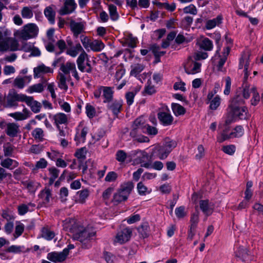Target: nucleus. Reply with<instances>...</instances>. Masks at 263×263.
Instances as JSON below:
<instances>
[{
	"instance_id": "1",
	"label": "nucleus",
	"mask_w": 263,
	"mask_h": 263,
	"mask_svg": "<svg viewBox=\"0 0 263 263\" xmlns=\"http://www.w3.org/2000/svg\"><path fill=\"white\" fill-rule=\"evenodd\" d=\"M39 31V28L37 25L30 23L15 30L13 35L16 37L27 41L36 37L38 35Z\"/></svg>"
},
{
	"instance_id": "2",
	"label": "nucleus",
	"mask_w": 263,
	"mask_h": 263,
	"mask_svg": "<svg viewBox=\"0 0 263 263\" xmlns=\"http://www.w3.org/2000/svg\"><path fill=\"white\" fill-rule=\"evenodd\" d=\"M134 185L133 182L128 181L120 185L119 188L114 194L112 202L117 204L126 201L131 193Z\"/></svg>"
},
{
	"instance_id": "3",
	"label": "nucleus",
	"mask_w": 263,
	"mask_h": 263,
	"mask_svg": "<svg viewBox=\"0 0 263 263\" xmlns=\"http://www.w3.org/2000/svg\"><path fill=\"white\" fill-rule=\"evenodd\" d=\"M3 33V38L0 41V51H17L19 49L18 41L13 37H8L10 35V31L6 30Z\"/></svg>"
},
{
	"instance_id": "4",
	"label": "nucleus",
	"mask_w": 263,
	"mask_h": 263,
	"mask_svg": "<svg viewBox=\"0 0 263 263\" xmlns=\"http://www.w3.org/2000/svg\"><path fill=\"white\" fill-rule=\"evenodd\" d=\"M96 233L88 229H83L73 234V237L74 239L80 241L83 247L89 248L90 247V240L95 236Z\"/></svg>"
},
{
	"instance_id": "5",
	"label": "nucleus",
	"mask_w": 263,
	"mask_h": 263,
	"mask_svg": "<svg viewBox=\"0 0 263 263\" xmlns=\"http://www.w3.org/2000/svg\"><path fill=\"white\" fill-rule=\"evenodd\" d=\"M157 117L160 123L164 126L172 125L174 121L169 108L164 104H162L159 108Z\"/></svg>"
},
{
	"instance_id": "6",
	"label": "nucleus",
	"mask_w": 263,
	"mask_h": 263,
	"mask_svg": "<svg viewBox=\"0 0 263 263\" xmlns=\"http://www.w3.org/2000/svg\"><path fill=\"white\" fill-rule=\"evenodd\" d=\"M89 128L84 121H81L76 127V134L74 140L77 144L84 143Z\"/></svg>"
},
{
	"instance_id": "7",
	"label": "nucleus",
	"mask_w": 263,
	"mask_h": 263,
	"mask_svg": "<svg viewBox=\"0 0 263 263\" xmlns=\"http://www.w3.org/2000/svg\"><path fill=\"white\" fill-rule=\"evenodd\" d=\"M201 64L193 58L189 57L184 64V69L185 72L188 74H195L201 71Z\"/></svg>"
},
{
	"instance_id": "8",
	"label": "nucleus",
	"mask_w": 263,
	"mask_h": 263,
	"mask_svg": "<svg viewBox=\"0 0 263 263\" xmlns=\"http://www.w3.org/2000/svg\"><path fill=\"white\" fill-rule=\"evenodd\" d=\"M60 70L62 74L70 75V73L77 80H80V77L77 71L76 64L74 62H67L65 64H62L60 66Z\"/></svg>"
},
{
	"instance_id": "9",
	"label": "nucleus",
	"mask_w": 263,
	"mask_h": 263,
	"mask_svg": "<svg viewBox=\"0 0 263 263\" xmlns=\"http://www.w3.org/2000/svg\"><path fill=\"white\" fill-rule=\"evenodd\" d=\"M132 230L129 228H125L117 233L115 239L114 240V243H118L119 244H123L128 241L132 236Z\"/></svg>"
},
{
	"instance_id": "10",
	"label": "nucleus",
	"mask_w": 263,
	"mask_h": 263,
	"mask_svg": "<svg viewBox=\"0 0 263 263\" xmlns=\"http://www.w3.org/2000/svg\"><path fill=\"white\" fill-rule=\"evenodd\" d=\"M67 257V251L66 250L61 252H51L47 255V259L54 263L63 262Z\"/></svg>"
},
{
	"instance_id": "11",
	"label": "nucleus",
	"mask_w": 263,
	"mask_h": 263,
	"mask_svg": "<svg viewBox=\"0 0 263 263\" xmlns=\"http://www.w3.org/2000/svg\"><path fill=\"white\" fill-rule=\"evenodd\" d=\"M25 95L14 93L8 96L7 102V106L8 107L16 108L18 106V102H25Z\"/></svg>"
},
{
	"instance_id": "12",
	"label": "nucleus",
	"mask_w": 263,
	"mask_h": 263,
	"mask_svg": "<svg viewBox=\"0 0 263 263\" xmlns=\"http://www.w3.org/2000/svg\"><path fill=\"white\" fill-rule=\"evenodd\" d=\"M199 204L201 211L206 216L211 215L215 209L214 203L209 200H201Z\"/></svg>"
},
{
	"instance_id": "13",
	"label": "nucleus",
	"mask_w": 263,
	"mask_h": 263,
	"mask_svg": "<svg viewBox=\"0 0 263 263\" xmlns=\"http://www.w3.org/2000/svg\"><path fill=\"white\" fill-rule=\"evenodd\" d=\"M39 198L41 205L47 206L52 199L50 190L45 188L41 191L39 194Z\"/></svg>"
},
{
	"instance_id": "14",
	"label": "nucleus",
	"mask_w": 263,
	"mask_h": 263,
	"mask_svg": "<svg viewBox=\"0 0 263 263\" xmlns=\"http://www.w3.org/2000/svg\"><path fill=\"white\" fill-rule=\"evenodd\" d=\"M77 6L74 0H66L63 7L60 10V14L64 15L71 13L75 10Z\"/></svg>"
},
{
	"instance_id": "15",
	"label": "nucleus",
	"mask_w": 263,
	"mask_h": 263,
	"mask_svg": "<svg viewBox=\"0 0 263 263\" xmlns=\"http://www.w3.org/2000/svg\"><path fill=\"white\" fill-rule=\"evenodd\" d=\"M234 116L238 117L240 120H247L250 117L248 109L245 106L231 108Z\"/></svg>"
},
{
	"instance_id": "16",
	"label": "nucleus",
	"mask_w": 263,
	"mask_h": 263,
	"mask_svg": "<svg viewBox=\"0 0 263 263\" xmlns=\"http://www.w3.org/2000/svg\"><path fill=\"white\" fill-rule=\"evenodd\" d=\"M71 79L70 75H66L60 73L58 76V86L65 91L68 89L67 83L70 82L71 85H73V82L71 81Z\"/></svg>"
},
{
	"instance_id": "17",
	"label": "nucleus",
	"mask_w": 263,
	"mask_h": 263,
	"mask_svg": "<svg viewBox=\"0 0 263 263\" xmlns=\"http://www.w3.org/2000/svg\"><path fill=\"white\" fill-rule=\"evenodd\" d=\"M249 57L248 55H243L239 60V69L244 68V79L247 81L249 76L250 75V70H249Z\"/></svg>"
},
{
	"instance_id": "18",
	"label": "nucleus",
	"mask_w": 263,
	"mask_h": 263,
	"mask_svg": "<svg viewBox=\"0 0 263 263\" xmlns=\"http://www.w3.org/2000/svg\"><path fill=\"white\" fill-rule=\"evenodd\" d=\"M123 101L122 100H116L112 102L108 103L107 108L114 115L117 117L122 108Z\"/></svg>"
},
{
	"instance_id": "19",
	"label": "nucleus",
	"mask_w": 263,
	"mask_h": 263,
	"mask_svg": "<svg viewBox=\"0 0 263 263\" xmlns=\"http://www.w3.org/2000/svg\"><path fill=\"white\" fill-rule=\"evenodd\" d=\"M7 135L11 138H14L20 133V126L17 123L14 122L8 123L7 128L5 129Z\"/></svg>"
},
{
	"instance_id": "20",
	"label": "nucleus",
	"mask_w": 263,
	"mask_h": 263,
	"mask_svg": "<svg viewBox=\"0 0 263 263\" xmlns=\"http://www.w3.org/2000/svg\"><path fill=\"white\" fill-rule=\"evenodd\" d=\"M70 28L73 34V36L77 37L81 34L84 29V25L83 22H77L75 21L70 22Z\"/></svg>"
},
{
	"instance_id": "21",
	"label": "nucleus",
	"mask_w": 263,
	"mask_h": 263,
	"mask_svg": "<svg viewBox=\"0 0 263 263\" xmlns=\"http://www.w3.org/2000/svg\"><path fill=\"white\" fill-rule=\"evenodd\" d=\"M169 154V151L163 146H158L153 148L152 155L153 156H157L160 159L164 160L167 158Z\"/></svg>"
},
{
	"instance_id": "22",
	"label": "nucleus",
	"mask_w": 263,
	"mask_h": 263,
	"mask_svg": "<svg viewBox=\"0 0 263 263\" xmlns=\"http://www.w3.org/2000/svg\"><path fill=\"white\" fill-rule=\"evenodd\" d=\"M25 102L30 106L31 110L34 113H37L40 111L42 107L41 104L37 101L34 100L32 97L26 96Z\"/></svg>"
},
{
	"instance_id": "23",
	"label": "nucleus",
	"mask_w": 263,
	"mask_h": 263,
	"mask_svg": "<svg viewBox=\"0 0 263 263\" xmlns=\"http://www.w3.org/2000/svg\"><path fill=\"white\" fill-rule=\"evenodd\" d=\"M102 91V96L103 98L104 103H109L111 102L113 99L114 93V87L108 86H101Z\"/></svg>"
},
{
	"instance_id": "24",
	"label": "nucleus",
	"mask_w": 263,
	"mask_h": 263,
	"mask_svg": "<svg viewBox=\"0 0 263 263\" xmlns=\"http://www.w3.org/2000/svg\"><path fill=\"white\" fill-rule=\"evenodd\" d=\"M52 120L57 128H59L60 125L66 124L68 122L67 116L63 112H59L53 115Z\"/></svg>"
},
{
	"instance_id": "25",
	"label": "nucleus",
	"mask_w": 263,
	"mask_h": 263,
	"mask_svg": "<svg viewBox=\"0 0 263 263\" xmlns=\"http://www.w3.org/2000/svg\"><path fill=\"white\" fill-rule=\"evenodd\" d=\"M33 72L34 78H39L43 74L52 73L53 70L49 67L42 64L34 68Z\"/></svg>"
},
{
	"instance_id": "26",
	"label": "nucleus",
	"mask_w": 263,
	"mask_h": 263,
	"mask_svg": "<svg viewBox=\"0 0 263 263\" xmlns=\"http://www.w3.org/2000/svg\"><path fill=\"white\" fill-rule=\"evenodd\" d=\"M32 79L31 76H27L23 78L17 77L14 81V86L19 89L24 87L26 83H29Z\"/></svg>"
},
{
	"instance_id": "27",
	"label": "nucleus",
	"mask_w": 263,
	"mask_h": 263,
	"mask_svg": "<svg viewBox=\"0 0 263 263\" xmlns=\"http://www.w3.org/2000/svg\"><path fill=\"white\" fill-rule=\"evenodd\" d=\"M53 6H49L45 8L44 13L45 17L51 24H54L55 23V11L53 8Z\"/></svg>"
},
{
	"instance_id": "28",
	"label": "nucleus",
	"mask_w": 263,
	"mask_h": 263,
	"mask_svg": "<svg viewBox=\"0 0 263 263\" xmlns=\"http://www.w3.org/2000/svg\"><path fill=\"white\" fill-rule=\"evenodd\" d=\"M89 195V190L87 189L80 190L77 192L76 197V202L78 203L83 204L85 202Z\"/></svg>"
},
{
	"instance_id": "29",
	"label": "nucleus",
	"mask_w": 263,
	"mask_h": 263,
	"mask_svg": "<svg viewBox=\"0 0 263 263\" xmlns=\"http://www.w3.org/2000/svg\"><path fill=\"white\" fill-rule=\"evenodd\" d=\"M1 165L4 168L11 170L17 167L19 163L17 161L8 158L2 160Z\"/></svg>"
},
{
	"instance_id": "30",
	"label": "nucleus",
	"mask_w": 263,
	"mask_h": 263,
	"mask_svg": "<svg viewBox=\"0 0 263 263\" xmlns=\"http://www.w3.org/2000/svg\"><path fill=\"white\" fill-rule=\"evenodd\" d=\"M223 17L221 15H218L216 18L212 20H209L205 24V28L208 30H211L218 26L222 22Z\"/></svg>"
},
{
	"instance_id": "31",
	"label": "nucleus",
	"mask_w": 263,
	"mask_h": 263,
	"mask_svg": "<svg viewBox=\"0 0 263 263\" xmlns=\"http://www.w3.org/2000/svg\"><path fill=\"white\" fill-rule=\"evenodd\" d=\"M35 206L34 203L29 202L27 204H22L18 206V213L20 215H24L29 211L33 210Z\"/></svg>"
},
{
	"instance_id": "32",
	"label": "nucleus",
	"mask_w": 263,
	"mask_h": 263,
	"mask_svg": "<svg viewBox=\"0 0 263 263\" xmlns=\"http://www.w3.org/2000/svg\"><path fill=\"white\" fill-rule=\"evenodd\" d=\"M88 59L89 57L88 54L85 51V50H83V51L79 54L76 61L78 68L79 70L82 69L84 70V65Z\"/></svg>"
},
{
	"instance_id": "33",
	"label": "nucleus",
	"mask_w": 263,
	"mask_h": 263,
	"mask_svg": "<svg viewBox=\"0 0 263 263\" xmlns=\"http://www.w3.org/2000/svg\"><path fill=\"white\" fill-rule=\"evenodd\" d=\"M157 92V90L154 85L152 84L151 80H148L145 84L142 94L144 96L147 95L151 96L155 94Z\"/></svg>"
},
{
	"instance_id": "34",
	"label": "nucleus",
	"mask_w": 263,
	"mask_h": 263,
	"mask_svg": "<svg viewBox=\"0 0 263 263\" xmlns=\"http://www.w3.org/2000/svg\"><path fill=\"white\" fill-rule=\"evenodd\" d=\"M22 17L24 19L30 20L33 16V8L30 6L23 7L21 11Z\"/></svg>"
},
{
	"instance_id": "35",
	"label": "nucleus",
	"mask_w": 263,
	"mask_h": 263,
	"mask_svg": "<svg viewBox=\"0 0 263 263\" xmlns=\"http://www.w3.org/2000/svg\"><path fill=\"white\" fill-rule=\"evenodd\" d=\"M104 47L105 45L102 41L95 40L91 41L89 49L95 52H99L102 50Z\"/></svg>"
},
{
	"instance_id": "36",
	"label": "nucleus",
	"mask_w": 263,
	"mask_h": 263,
	"mask_svg": "<svg viewBox=\"0 0 263 263\" xmlns=\"http://www.w3.org/2000/svg\"><path fill=\"white\" fill-rule=\"evenodd\" d=\"M199 44L200 48L205 51H211L213 48L212 41L207 37L202 39Z\"/></svg>"
},
{
	"instance_id": "37",
	"label": "nucleus",
	"mask_w": 263,
	"mask_h": 263,
	"mask_svg": "<svg viewBox=\"0 0 263 263\" xmlns=\"http://www.w3.org/2000/svg\"><path fill=\"white\" fill-rule=\"evenodd\" d=\"M171 108L174 114L177 117L184 115L186 111L185 109L178 103H172Z\"/></svg>"
},
{
	"instance_id": "38",
	"label": "nucleus",
	"mask_w": 263,
	"mask_h": 263,
	"mask_svg": "<svg viewBox=\"0 0 263 263\" xmlns=\"http://www.w3.org/2000/svg\"><path fill=\"white\" fill-rule=\"evenodd\" d=\"M9 116L14 119L18 121L24 120L29 117L28 112L26 109L23 110V112H15L9 114Z\"/></svg>"
},
{
	"instance_id": "39",
	"label": "nucleus",
	"mask_w": 263,
	"mask_h": 263,
	"mask_svg": "<svg viewBox=\"0 0 263 263\" xmlns=\"http://www.w3.org/2000/svg\"><path fill=\"white\" fill-rule=\"evenodd\" d=\"M108 11L110 19L112 21H117L119 18V14L117 12V8L116 6L113 4L108 5Z\"/></svg>"
},
{
	"instance_id": "40",
	"label": "nucleus",
	"mask_w": 263,
	"mask_h": 263,
	"mask_svg": "<svg viewBox=\"0 0 263 263\" xmlns=\"http://www.w3.org/2000/svg\"><path fill=\"white\" fill-rule=\"evenodd\" d=\"M25 229V226L21 222H17L15 227V231L13 234V240H14L18 237H19L23 233Z\"/></svg>"
},
{
	"instance_id": "41",
	"label": "nucleus",
	"mask_w": 263,
	"mask_h": 263,
	"mask_svg": "<svg viewBox=\"0 0 263 263\" xmlns=\"http://www.w3.org/2000/svg\"><path fill=\"white\" fill-rule=\"evenodd\" d=\"M137 154L138 155V156L139 157H141V159H140L139 162L140 163H142L141 164L142 166H143L146 168L152 167V165L150 163H149V162L143 163L144 162V159H147L148 157V155L146 152L140 151L138 152H137Z\"/></svg>"
},
{
	"instance_id": "42",
	"label": "nucleus",
	"mask_w": 263,
	"mask_h": 263,
	"mask_svg": "<svg viewBox=\"0 0 263 263\" xmlns=\"http://www.w3.org/2000/svg\"><path fill=\"white\" fill-rule=\"evenodd\" d=\"M244 98L241 95H236L235 96L232 100V102L230 105L231 108H234V106L236 107H240L239 106L242 105L244 103Z\"/></svg>"
},
{
	"instance_id": "43",
	"label": "nucleus",
	"mask_w": 263,
	"mask_h": 263,
	"mask_svg": "<svg viewBox=\"0 0 263 263\" xmlns=\"http://www.w3.org/2000/svg\"><path fill=\"white\" fill-rule=\"evenodd\" d=\"M217 138L218 142L221 143L225 140L233 138L231 136V132H229L228 128H226L217 136Z\"/></svg>"
},
{
	"instance_id": "44",
	"label": "nucleus",
	"mask_w": 263,
	"mask_h": 263,
	"mask_svg": "<svg viewBox=\"0 0 263 263\" xmlns=\"http://www.w3.org/2000/svg\"><path fill=\"white\" fill-rule=\"evenodd\" d=\"M43 90V85L41 83H38L29 86L26 90V92L29 93H33L34 92L40 93Z\"/></svg>"
},
{
	"instance_id": "45",
	"label": "nucleus",
	"mask_w": 263,
	"mask_h": 263,
	"mask_svg": "<svg viewBox=\"0 0 263 263\" xmlns=\"http://www.w3.org/2000/svg\"><path fill=\"white\" fill-rule=\"evenodd\" d=\"M25 247L23 246L12 245L6 249V252L14 254H20L24 251Z\"/></svg>"
},
{
	"instance_id": "46",
	"label": "nucleus",
	"mask_w": 263,
	"mask_h": 263,
	"mask_svg": "<svg viewBox=\"0 0 263 263\" xmlns=\"http://www.w3.org/2000/svg\"><path fill=\"white\" fill-rule=\"evenodd\" d=\"M41 236L44 239L47 240H51L54 236V233L48 229L47 228H43L41 231Z\"/></svg>"
},
{
	"instance_id": "47",
	"label": "nucleus",
	"mask_w": 263,
	"mask_h": 263,
	"mask_svg": "<svg viewBox=\"0 0 263 263\" xmlns=\"http://www.w3.org/2000/svg\"><path fill=\"white\" fill-rule=\"evenodd\" d=\"M125 69L124 67L121 65H118L116 68V73L115 74V80L117 82H119L125 75Z\"/></svg>"
},
{
	"instance_id": "48",
	"label": "nucleus",
	"mask_w": 263,
	"mask_h": 263,
	"mask_svg": "<svg viewBox=\"0 0 263 263\" xmlns=\"http://www.w3.org/2000/svg\"><path fill=\"white\" fill-rule=\"evenodd\" d=\"M32 136L35 140L39 141H43L44 140V133L42 128L37 127L32 131Z\"/></svg>"
},
{
	"instance_id": "49",
	"label": "nucleus",
	"mask_w": 263,
	"mask_h": 263,
	"mask_svg": "<svg viewBox=\"0 0 263 263\" xmlns=\"http://www.w3.org/2000/svg\"><path fill=\"white\" fill-rule=\"evenodd\" d=\"M137 93L136 90L132 91L127 92L125 93V98L126 99V103L128 106L132 105L134 102V98Z\"/></svg>"
},
{
	"instance_id": "50",
	"label": "nucleus",
	"mask_w": 263,
	"mask_h": 263,
	"mask_svg": "<svg viewBox=\"0 0 263 263\" xmlns=\"http://www.w3.org/2000/svg\"><path fill=\"white\" fill-rule=\"evenodd\" d=\"M209 102H210V108L212 110H215L220 106L221 103V98L219 96H216L212 100Z\"/></svg>"
},
{
	"instance_id": "51",
	"label": "nucleus",
	"mask_w": 263,
	"mask_h": 263,
	"mask_svg": "<svg viewBox=\"0 0 263 263\" xmlns=\"http://www.w3.org/2000/svg\"><path fill=\"white\" fill-rule=\"evenodd\" d=\"M131 68L132 70L130 72V74L136 77L143 70L144 66L140 64H136L132 65Z\"/></svg>"
},
{
	"instance_id": "52",
	"label": "nucleus",
	"mask_w": 263,
	"mask_h": 263,
	"mask_svg": "<svg viewBox=\"0 0 263 263\" xmlns=\"http://www.w3.org/2000/svg\"><path fill=\"white\" fill-rule=\"evenodd\" d=\"M24 185L26 186L29 192L34 193L40 184L36 182L27 181L24 183Z\"/></svg>"
},
{
	"instance_id": "53",
	"label": "nucleus",
	"mask_w": 263,
	"mask_h": 263,
	"mask_svg": "<svg viewBox=\"0 0 263 263\" xmlns=\"http://www.w3.org/2000/svg\"><path fill=\"white\" fill-rule=\"evenodd\" d=\"M236 256L241 258L242 260L246 259L248 257V251L242 247H240L235 251Z\"/></svg>"
},
{
	"instance_id": "54",
	"label": "nucleus",
	"mask_w": 263,
	"mask_h": 263,
	"mask_svg": "<svg viewBox=\"0 0 263 263\" xmlns=\"http://www.w3.org/2000/svg\"><path fill=\"white\" fill-rule=\"evenodd\" d=\"M253 96L251 100V103L252 105L256 106L258 104L260 101V96L259 93L256 91V88L255 87H251Z\"/></svg>"
},
{
	"instance_id": "55",
	"label": "nucleus",
	"mask_w": 263,
	"mask_h": 263,
	"mask_svg": "<svg viewBox=\"0 0 263 263\" xmlns=\"http://www.w3.org/2000/svg\"><path fill=\"white\" fill-rule=\"evenodd\" d=\"M247 81H245V80L244 79L243 83L242 84V87L243 88L242 92L243 98L246 99H248L250 96V93L251 92L252 93L251 88L250 87V86L247 83Z\"/></svg>"
},
{
	"instance_id": "56",
	"label": "nucleus",
	"mask_w": 263,
	"mask_h": 263,
	"mask_svg": "<svg viewBox=\"0 0 263 263\" xmlns=\"http://www.w3.org/2000/svg\"><path fill=\"white\" fill-rule=\"evenodd\" d=\"M244 134V129L240 125L237 126L233 131L231 132V136L233 138L241 137Z\"/></svg>"
},
{
	"instance_id": "57",
	"label": "nucleus",
	"mask_w": 263,
	"mask_h": 263,
	"mask_svg": "<svg viewBox=\"0 0 263 263\" xmlns=\"http://www.w3.org/2000/svg\"><path fill=\"white\" fill-rule=\"evenodd\" d=\"M48 170L50 175V182H53L54 180L58 177L60 171L55 167L49 168Z\"/></svg>"
},
{
	"instance_id": "58",
	"label": "nucleus",
	"mask_w": 263,
	"mask_h": 263,
	"mask_svg": "<svg viewBox=\"0 0 263 263\" xmlns=\"http://www.w3.org/2000/svg\"><path fill=\"white\" fill-rule=\"evenodd\" d=\"M127 157V154L123 150H119L116 154V160L121 163H124Z\"/></svg>"
},
{
	"instance_id": "59",
	"label": "nucleus",
	"mask_w": 263,
	"mask_h": 263,
	"mask_svg": "<svg viewBox=\"0 0 263 263\" xmlns=\"http://www.w3.org/2000/svg\"><path fill=\"white\" fill-rule=\"evenodd\" d=\"M47 165V161L44 158H41L39 161H36V164L34 165L35 173H36L39 169H43L46 168Z\"/></svg>"
},
{
	"instance_id": "60",
	"label": "nucleus",
	"mask_w": 263,
	"mask_h": 263,
	"mask_svg": "<svg viewBox=\"0 0 263 263\" xmlns=\"http://www.w3.org/2000/svg\"><path fill=\"white\" fill-rule=\"evenodd\" d=\"M85 109L86 114L89 118L91 119L95 116L96 111L95 108L92 105L89 104H87Z\"/></svg>"
},
{
	"instance_id": "61",
	"label": "nucleus",
	"mask_w": 263,
	"mask_h": 263,
	"mask_svg": "<svg viewBox=\"0 0 263 263\" xmlns=\"http://www.w3.org/2000/svg\"><path fill=\"white\" fill-rule=\"evenodd\" d=\"M199 221V215L197 213H194L192 215L191 217V226L190 228L193 229V230H195L198 223Z\"/></svg>"
},
{
	"instance_id": "62",
	"label": "nucleus",
	"mask_w": 263,
	"mask_h": 263,
	"mask_svg": "<svg viewBox=\"0 0 263 263\" xmlns=\"http://www.w3.org/2000/svg\"><path fill=\"white\" fill-rule=\"evenodd\" d=\"M205 155V149L202 145H199L197 147L195 159L197 160H200Z\"/></svg>"
},
{
	"instance_id": "63",
	"label": "nucleus",
	"mask_w": 263,
	"mask_h": 263,
	"mask_svg": "<svg viewBox=\"0 0 263 263\" xmlns=\"http://www.w3.org/2000/svg\"><path fill=\"white\" fill-rule=\"evenodd\" d=\"M47 156L51 160L57 161L60 157H62V154L54 150H51L50 152L47 153Z\"/></svg>"
},
{
	"instance_id": "64",
	"label": "nucleus",
	"mask_w": 263,
	"mask_h": 263,
	"mask_svg": "<svg viewBox=\"0 0 263 263\" xmlns=\"http://www.w3.org/2000/svg\"><path fill=\"white\" fill-rule=\"evenodd\" d=\"M118 175L117 173L114 171L108 172L105 178V181L107 182H115L118 178Z\"/></svg>"
}]
</instances>
